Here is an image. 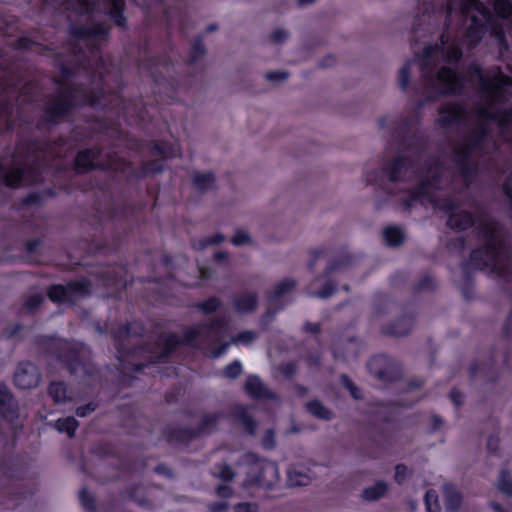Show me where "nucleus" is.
Wrapping results in <instances>:
<instances>
[{
    "label": "nucleus",
    "instance_id": "7",
    "mask_svg": "<svg viewBox=\"0 0 512 512\" xmlns=\"http://www.w3.org/2000/svg\"><path fill=\"white\" fill-rule=\"evenodd\" d=\"M90 286L87 281H77L67 286L54 285L48 291L49 298L54 302L72 303L89 293Z\"/></svg>",
    "mask_w": 512,
    "mask_h": 512
},
{
    "label": "nucleus",
    "instance_id": "20",
    "mask_svg": "<svg viewBox=\"0 0 512 512\" xmlns=\"http://www.w3.org/2000/svg\"><path fill=\"white\" fill-rule=\"evenodd\" d=\"M384 239L389 246H398L404 240V233L400 227L389 226L383 231Z\"/></svg>",
    "mask_w": 512,
    "mask_h": 512
},
{
    "label": "nucleus",
    "instance_id": "23",
    "mask_svg": "<svg viewBox=\"0 0 512 512\" xmlns=\"http://www.w3.org/2000/svg\"><path fill=\"white\" fill-rule=\"evenodd\" d=\"M306 408L309 413L313 416L322 419V420H330L332 419V412L323 406L319 401H311L306 404Z\"/></svg>",
    "mask_w": 512,
    "mask_h": 512
},
{
    "label": "nucleus",
    "instance_id": "36",
    "mask_svg": "<svg viewBox=\"0 0 512 512\" xmlns=\"http://www.w3.org/2000/svg\"><path fill=\"white\" fill-rule=\"evenodd\" d=\"M288 73L283 70L269 71L265 74V79L271 83H280L288 79Z\"/></svg>",
    "mask_w": 512,
    "mask_h": 512
},
{
    "label": "nucleus",
    "instance_id": "43",
    "mask_svg": "<svg viewBox=\"0 0 512 512\" xmlns=\"http://www.w3.org/2000/svg\"><path fill=\"white\" fill-rule=\"evenodd\" d=\"M216 477L223 481H231L234 478V473L228 466H221L218 471L215 472Z\"/></svg>",
    "mask_w": 512,
    "mask_h": 512
},
{
    "label": "nucleus",
    "instance_id": "21",
    "mask_svg": "<svg viewBox=\"0 0 512 512\" xmlns=\"http://www.w3.org/2000/svg\"><path fill=\"white\" fill-rule=\"evenodd\" d=\"M462 503L461 494L454 488L447 487L445 490V506L449 512L456 511Z\"/></svg>",
    "mask_w": 512,
    "mask_h": 512
},
{
    "label": "nucleus",
    "instance_id": "56",
    "mask_svg": "<svg viewBox=\"0 0 512 512\" xmlns=\"http://www.w3.org/2000/svg\"><path fill=\"white\" fill-rule=\"evenodd\" d=\"M450 397L456 405H461L463 403L464 397L459 391L453 390Z\"/></svg>",
    "mask_w": 512,
    "mask_h": 512
},
{
    "label": "nucleus",
    "instance_id": "11",
    "mask_svg": "<svg viewBox=\"0 0 512 512\" xmlns=\"http://www.w3.org/2000/svg\"><path fill=\"white\" fill-rule=\"evenodd\" d=\"M0 181H4L7 186L10 187H18L22 183H29L32 180H29L26 176H24V172L22 169L13 168L11 170H6L0 165Z\"/></svg>",
    "mask_w": 512,
    "mask_h": 512
},
{
    "label": "nucleus",
    "instance_id": "39",
    "mask_svg": "<svg viewBox=\"0 0 512 512\" xmlns=\"http://www.w3.org/2000/svg\"><path fill=\"white\" fill-rule=\"evenodd\" d=\"M223 241H224V236L222 234H215L212 237L199 240L198 243L194 244V248L195 249H203L207 245L218 244V243H221Z\"/></svg>",
    "mask_w": 512,
    "mask_h": 512
},
{
    "label": "nucleus",
    "instance_id": "48",
    "mask_svg": "<svg viewBox=\"0 0 512 512\" xmlns=\"http://www.w3.org/2000/svg\"><path fill=\"white\" fill-rule=\"evenodd\" d=\"M288 37H289L288 32L283 29L275 30L272 35L273 41L278 44L285 42L288 39Z\"/></svg>",
    "mask_w": 512,
    "mask_h": 512
},
{
    "label": "nucleus",
    "instance_id": "40",
    "mask_svg": "<svg viewBox=\"0 0 512 512\" xmlns=\"http://www.w3.org/2000/svg\"><path fill=\"white\" fill-rule=\"evenodd\" d=\"M155 148L158 151V153L163 157H173L179 155L180 153V149L177 144L169 147L156 145Z\"/></svg>",
    "mask_w": 512,
    "mask_h": 512
},
{
    "label": "nucleus",
    "instance_id": "55",
    "mask_svg": "<svg viewBox=\"0 0 512 512\" xmlns=\"http://www.w3.org/2000/svg\"><path fill=\"white\" fill-rule=\"evenodd\" d=\"M505 194L512 199V173L509 175L504 183Z\"/></svg>",
    "mask_w": 512,
    "mask_h": 512
},
{
    "label": "nucleus",
    "instance_id": "29",
    "mask_svg": "<svg viewBox=\"0 0 512 512\" xmlns=\"http://www.w3.org/2000/svg\"><path fill=\"white\" fill-rule=\"evenodd\" d=\"M425 505L427 512H440L441 508L438 503V495L434 490H428L425 494Z\"/></svg>",
    "mask_w": 512,
    "mask_h": 512
},
{
    "label": "nucleus",
    "instance_id": "44",
    "mask_svg": "<svg viewBox=\"0 0 512 512\" xmlns=\"http://www.w3.org/2000/svg\"><path fill=\"white\" fill-rule=\"evenodd\" d=\"M219 302L216 298H211L208 301L199 305V308L205 313H211L217 309Z\"/></svg>",
    "mask_w": 512,
    "mask_h": 512
},
{
    "label": "nucleus",
    "instance_id": "63",
    "mask_svg": "<svg viewBox=\"0 0 512 512\" xmlns=\"http://www.w3.org/2000/svg\"><path fill=\"white\" fill-rule=\"evenodd\" d=\"M314 1L315 0H298L299 5H301V6H306V5L312 4Z\"/></svg>",
    "mask_w": 512,
    "mask_h": 512
},
{
    "label": "nucleus",
    "instance_id": "2",
    "mask_svg": "<svg viewBox=\"0 0 512 512\" xmlns=\"http://www.w3.org/2000/svg\"><path fill=\"white\" fill-rule=\"evenodd\" d=\"M479 233L487 242L485 249L475 250L470 258L475 268L500 270L502 262L508 257V247L504 242L498 225L489 217L481 218L478 225Z\"/></svg>",
    "mask_w": 512,
    "mask_h": 512
},
{
    "label": "nucleus",
    "instance_id": "17",
    "mask_svg": "<svg viewBox=\"0 0 512 512\" xmlns=\"http://www.w3.org/2000/svg\"><path fill=\"white\" fill-rule=\"evenodd\" d=\"M95 159L96 152L94 150L81 151L75 159V164L79 171L84 172L96 165Z\"/></svg>",
    "mask_w": 512,
    "mask_h": 512
},
{
    "label": "nucleus",
    "instance_id": "1",
    "mask_svg": "<svg viewBox=\"0 0 512 512\" xmlns=\"http://www.w3.org/2000/svg\"><path fill=\"white\" fill-rule=\"evenodd\" d=\"M473 72L480 83L485 105L470 116L477 122L475 139L455 147V156L459 162H463L474 151L490 124H512V81L500 73L484 76L477 67L473 68Z\"/></svg>",
    "mask_w": 512,
    "mask_h": 512
},
{
    "label": "nucleus",
    "instance_id": "51",
    "mask_svg": "<svg viewBox=\"0 0 512 512\" xmlns=\"http://www.w3.org/2000/svg\"><path fill=\"white\" fill-rule=\"evenodd\" d=\"M95 405L93 404H88L86 406H83V407H79L77 408L76 410V414L79 416V417H85L87 416L88 414H90L91 412H93L95 410Z\"/></svg>",
    "mask_w": 512,
    "mask_h": 512
},
{
    "label": "nucleus",
    "instance_id": "34",
    "mask_svg": "<svg viewBox=\"0 0 512 512\" xmlns=\"http://www.w3.org/2000/svg\"><path fill=\"white\" fill-rule=\"evenodd\" d=\"M71 105H72V102L60 99V100L55 101L49 107V111L51 114H53L55 116H61L68 110V108Z\"/></svg>",
    "mask_w": 512,
    "mask_h": 512
},
{
    "label": "nucleus",
    "instance_id": "58",
    "mask_svg": "<svg viewBox=\"0 0 512 512\" xmlns=\"http://www.w3.org/2000/svg\"><path fill=\"white\" fill-rule=\"evenodd\" d=\"M105 33H106L105 26H98V27L94 28L93 30L88 31V34L89 35L91 34L93 36H98V35L105 34Z\"/></svg>",
    "mask_w": 512,
    "mask_h": 512
},
{
    "label": "nucleus",
    "instance_id": "37",
    "mask_svg": "<svg viewBox=\"0 0 512 512\" xmlns=\"http://www.w3.org/2000/svg\"><path fill=\"white\" fill-rule=\"evenodd\" d=\"M410 475L411 472L406 466L399 464L395 467L394 480L398 484H403L410 477Z\"/></svg>",
    "mask_w": 512,
    "mask_h": 512
},
{
    "label": "nucleus",
    "instance_id": "53",
    "mask_svg": "<svg viewBox=\"0 0 512 512\" xmlns=\"http://www.w3.org/2000/svg\"><path fill=\"white\" fill-rule=\"evenodd\" d=\"M233 492L230 487L226 485H221L217 489V495L222 498H230Z\"/></svg>",
    "mask_w": 512,
    "mask_h": 512
},
{
    "label": "nucleus",
    "instance_id": "57",
    "mask_svg": "<svg viewBox=\"0 0 512 512\" xmlns=\"http://www.w3.org/2000/svg\"><path fill=\"white\" fill-rule=\"evenodd\" d=\"M43 300V297L41 295H36V296H33L29 301H28V307L30 309H33L35 308L41 301Z\"/></svg>",
    "mask_w": 512,
    "mask_h": 512
},
{
    "label": "nucleus",
    "instance_id": "5",
    "mask_svg": "<svg viewBox=\"0 0 512 512\" xmlns=\"http://www.w3.org/2000/svg\"><path fill=\"white\" fill-rule=\"evenodd\" d=\"M449 12L459 9L464 15L470 16L471 24L467 32L469 45L476 44L484 34V23L489 20V13L478 0H456L449 4Z\"/></svg>",
    "mask_w": 512,
    "mask_h": 512
},
{
    "label": "nucleus",
    "instance_id": "47",
    "mask_svg": "<svg viewBox=\"0 0 512 512\" xmlns=\"http://www.w3.org/2000/svg\"><path fill=\"white\" fill-rule=\"evenodd\" d=\"M229 507V504L226 500H222L219 502L212 503L209 506L210 512H225Z\"/></svg>",
    "mask_w": 512,
    "mask_h": 512
},
{
    "label": "nucleus",
    "instance_id": "42",
    "mask_svg": "<svg viewBox=\"0 0 512 512\" xmlns=\"http://www.w3.org/2000/svg\"><path fill=\"white\" fill-rule=\"evenodd\" d=\"M219 418L220 417L215 415V414H209V415L204 416V418H203V425H202L201 430L203 432L212 430V428L218 422Z\"/></svg>",
    "mask_w": 512,
    "mask_h": 512
},
{
    "label": "nucleus",
    "instance_id": "24",
    "mask_svg": "<svg viewBox=\"0 0 512 512\" xmlns=\"http://www.w3.org/2000/svg\"><path fill=\"white\" fill-rule=\"evenodd\" d=\"M56 429L61 433H66L69 437H73L78 427V422L74 417H66L58 419L55 424Z\"/></svg>",
    "mask_w": 512,
    "mask_h": 512
},
{
    "label": "nucleus",
    "instance_id": "35",
    "mask_svg": "<svg viewBox=\"0 0 512 512\" xmlns=\"http://www.w3.org/2000/svg\"><path fill=\"white\" fill-rule=\"evenodd\" d=\"M257 335L255 332L248 330L238 334L235 338L231 340V343L237 345H249L256 339Z\"/></svg>",
    "mask_w": 512,
    "mask_h": 512
},
{
    "label": "nucleus",
    "instance_id": "45",
    "mask_svg": "<svg viewBox=\"0 0 512 512\" xmlns=\"http://www.w3.org/2000/svg\"><path fill=\"white\" fill-rule=\"evenodd\" d=\"M341 381L355 399H359L361 397L357 387L354 386V384L349 380L348 377L342 376Z\"/></svg>",
    "mask_w": 512,
    "mask_h": 512
},
{
    "label": "nucleus",
    "instance_id": "8",
    "mask_svg": "<svg viewBox=\"0 0 512 512\" xmlns=\"http://www.w3.org/2000/svg\"><path fill=\"white\" fill-rule=\"evenodd\" d=\"M14 381L21 389L35 387L40 381L38 369L31 363H22L16 370Z\"/></svg>",
    "mask_w": 512,
    "mask_h": 512
},
{
    "label": "nucleus",
    "instance_id": "61",
    "mask_svg": "<svg viewBox=\"0 0 512 512\" xmlns=\"http://www.w3.org/2000/svg\"><path fill=\"white\" fill-rule=\"evenodd\" d=\"M376 173L375 172H368L365 176V179L368 183H373L376 179Z\"/></svg>",
    "mask_w": 512,
    "mask_h": 512
},
{
    "label": "nucleus",
    "instance_id": "12",
    "mask_svg": "<svg viewBox=\"0 0 512 512\" xmlns=\"http://www.w3.org/2000/svg\"><path fill=\"white\" fill-rule=\"evenodd\" d=\"M389 490V484L386 481L379 480L373 485L363 489L361 498L364 501H377L384 497Z\"/></svg>",
    "mask_w": 512,
    "mask_h": 512
},
{
    "label": "nucleus",
    "instance_id": "49",
    "mask_svg": "<svg viewBox=\"0 0 512 512\" xmlns=\"http://www.w3.org/2000/svg\"><path fill=\"white\" fill-rule=\"evenodd\" d=\"M262 444L266 448H272L275 445L274 432L272 430H268L266 435L262 440Z\"/></svg>",
    "mask_w": 512,
    "mask_h": 512
},
{
    "label": "nucleus",
    "instance_id": "31",
    "mask_svg": "<svg viewBox=\"0 0 512 512\" xmlns=\"http://www.w3.org/2000/svg\"><path fill=\"white\" fill-rule=\"evenodd\" d=\"M498 488L507 495H512V481L510 474L506 470L500 472Z\"/></svg>",
    "mask_w": 512,
    "mask_h": 512
},
{
    "label": "nucleus",
    "instance_id": "60",
    "mask_svg": "<svg viewBox=\"0 0 512 512\" xmlns=\"http://www.w3.org/2000/svg\"><path fill=\"white\" fill-rule=\"evenodd\" d=\"M228 345H229V343H226V344H225L223 347H221L220 349H217V350L213 351L212 356H213V357H219V356H221V355L225 352V350H226V348L228 347Z\"/></svg>",
    "mask_w": 512,
    "mask_h": 512
},
{
    "label": "nucleus",
    "instance_id": "26",
    "mask_svg": "<svg viewBox=\"0 0 512 512\" xmlns=\"http://www.w3.org/2000/svg\"><path fill=\"white\" fill-rule=\"evenodd\" d=\"M195 187L201 191L210 188L214 183V177L211 173H196L193 177Z\"/></svg>",
    "mask_w": 512,
    "mask_h": 512
},
{
    "label": "nucleus",
    "instance_id": "19",
    "mask_svg": "<svg viewBox=\"0 0 512 512\" xmlns=\"http://www.w3.org/2000/svg\"><path fill=\"white\" fill-rule=\"evenodd\" d=\"M245 389L247 393L254 398H259L266 395L271 396L270 394H267L262 382L256 376H251L247 379Z\"/></svg>",
    "mask_w": 512,
    "mask_h": 512
},
{
    "label": "nucleus",
    "instance_id": "59",
    "mask_svg": "<svg viewBox=\"0 0 512 512\" xmlns=\"http://www.w3.org/2000/svg\"><path fill=\"white\" fill-rule=\"evenodd\" d=\"M78 9L80 12H89L90 10H92L88 0H83Z\"/></svg>",
    "mask_w": 512,
    "mask_h": 512
},
{
    "label": "nucleus",
    "instance_id": "14",
    "mask_svg": "<svg viewBox=\"0 0 512 512\" xmlns=\"http://www.w3.org/2000/svg\"><path fill=\"white\" fill-rule=\"evenodd\" d=\"M220 328V324H213L209 327L207 326H196L191 329H189L184 336V341L186 343H191L192 341L198 339L201 336L206 335L207 337H210L211 335L217 336V329Z\"/></svg>",
    "mask_w": 512,
    "mask_h": 512
},
{
    "label": "nucleus",
    "instance_id": "64",
    "mask_svg": "<svg viewBox=\"0 0 512 512\" xmlns=\"http://www.w3.org/2000/svg\"><path fill=\"white\" fill-rule=\"evenodd\" d=\"M491 506H492V508H493L496 512H504V511H503V509H502V507H501L499 504H497V503H492V505H491Z\"/></svg>",
    "mask_w": 512,
    "mask_h": 512
},
{
    "label": "nucleus",
    "instance_id": "30",
    "mask_svg": "<svg viewBox=\"0 0 512 512\" xmlns=\"http://www.w3.org/2000/svg\"><path fill=\"white\" fill-rule=\"evenodd\" d=\"M413 62L405 63L400 69L398 73V84L401 89H406L409 84L410 79V69Z\"/></svg>",
    "mask_w": 512,
    "mask_h": 512
},
{
    "label": "nucleus",
    "instance_id": "6",
    "mask_svg": "<svg viewBox=\"0 0 512 512\" xmlns=\"http://www.w3.org/2000/svg\"><path fill=\"white\" fill-rule=\"evenodd\" d=\"M461 51L457 45L448 44V40L442 38L440 47H427L424 50L421 66L424 71V77H428L436 62L441 58L447 62L458 61L461 58Z\"/></svg>",
    "mask_w": 512,
    "mask_h": 512
},
{
    "label": "nucleus",
    "instance_id": "32",
    "mask_svg": "<svg viewBox=\"0 0 512 512\" xmlns=\"http://www.w3.org/2000/svg\"><path fill=\"white\" fill-rule=\"evenodd\" d=\"M79 498L81 501V504L83 508L88 512H94L95 511V501L93 495H91L88 491L85 489H82L79 492Z\"/></svg>",
    "mask_w": 512,
    "mask_h": 512
},
{
    "label": "nucleus",
    "instance_id": "28",
    "mask_svg": "<svg viewBox=\"0 0 512 512\" xmlns=\"http://www.w3.org/2000/svg\"><path fill=\"white\" fill-rule=\"evenodd\" d=\"M49 394L56 403H64L67 400L66 388L62 383H51Z\"/></svg>",
    "mask_w": 512,
    "mask_h": 512
},
{
    "label": "nucleus",
    "instance_id": "22",
    "mask_svg": "<svg viewBox=\"0 0 512 512\" xmlns=\"http://www.w3.org/2000/svg\"><path fill=\"white\" fill-rule=\"evenodd\" d=\"M386 367L387 359L382 356L374 357L368 363L369 372L379 379L384 378Z\"/></svg>",
    "mask_w": 512,
    "mask_h": 512
},
{
    "label": "nucleus",
    "instance_id": "3",
    "mask_svg": "<svg viewBox=\"0 0 512 512\" xmlns=\"http://www.w3.org/2000/svg\"><path fill=\"white\" fill-rule=\"evenodd\" d=\"M438 174L439 168L430 170L429 175L421 181L420 187L413 197L421 202L428 201L434 207L444 210L448 214L447 224L450 228L459 231L469 228L474 223L469 211L450 200L440 201L434 195V190L437 189L436 177Z\"/></svg>",
    "mask_w": 512,
    "mask_h": 512
},
{
    "label": "nucleus",
    "instance_id": "9",
    "mask_svg": "<svg viewBox=\"0 0 512 512\" xmlns=\"http://www.w3.org/2000/svg\"><path fill=\"white\" fill-rule=\"evenodd\" d=\"M433 85L440 93L456 92L462 85L461 79L448 68H442L436 75Z\"/></svg>",
    "mask_w": 512,
    "mask_h": 512
},
{
    "label": "nucleus",
    "instance_id": "27",
    "mask_svg": "<svg viewBox=\"0 0 512 512\" xmlns=\"http://www.w3.org/2000/svg\"><path fill=\"white\" fill-rule=\"evenodd\" d=\"M231 242L235 246H250L253 245V239L250 233L245 229H236Z\"/></svg>",
    "mask_w": 512,
    "mask_h": 512
},
{
    "label": "nucleus",
    "instance_id": "62",
    "mask_svg": "<svg viewBox=\"0 0 512 512\" xmlns=\"http://www.w3.org/2000/svg\"><path fill=\"white\" fill-rule=\"evenodd\" d=\"M307 330L313 332V333H316L319 331V325L318 324H311V325H307Z\"/></svg>",
    "mask_w": 512,
    "mask_h": 512
},
{
    "label": "nucleus",
    "instance_id": "38",
    "mask_svg": "<svg viewBox=\"0 0 512 512\" xmlns=\"http://www.w3.org/2000/svg\"><path fill=\"white\" fill-rule=\"evenodd\" d=\"M406 166V159L402 156H399L394 163L390 167V179L395 181L398 179L397 173L401 171L402 168Z\"/></svg>",
    "mask_w": 512,
    "mask_h": 512
},
{
    "label": "nucleus",
    "instance_id": "16",
    "mask_svg": "<svg viewBox=\"0 0 512 512\" xmlns=\"http://www.w3.org/2000/svg\"><path fill=\"white\" fill-rule=\"evenodd\" d=\"M124 6L123 0H106L105 10L109 13L111 19L118 25H124V17L122 15V9Z\"/></svg>",
    "mask_w": 512,
    "mask_h": 512
},
{
    "label": "nucleus",
    "instance_id": "46",
    "mask_svg": "<svg viewBox=\"0 0 512 512\" xmlns=\"http://www.w3.org/2000/svg\"><path fill=\"white\" fill-rule=\"evenodd\" d=\"M235 512H257L258 506L255 503H239L235 506Z\"/></svg>",
    "mask_w": 512,
    "mask_h": 512
},
{
    "label": "nucleus",
    "instance_id": "25",
    "mask_svg": "<svg viewBox=\"0 0 512 512\" xmlns=\"http://www.w3.org/2000/svg\"><path fill=\"white\" fill-rule=\"evenodd\" d=\"M412 325V320L410 318H403L393 324L388 330V333L394 336H403L412 329Z\"/></svg>",
    "mask_w": 512,
    "mask_h": 512
},
{
    "label": "nucleus",
    "instance_id": "41",
    "mask_svg": "<svg viewBox=\"0 0 512 512\" xmlns=\"http://www.w3.org/2000/svg\"><path fill=\"white\" fill-rule=\"evenodd\" d=\"M241 371H242L241 363L239 361H235V362L229 364L225 368L224 374L226 377L233 379V378H236L237 376H239Z\"/></svg>",
    "mask_w": 512,
    "mask_h": 512
},
{
    "label": "nucleus",
    "instance_id": "33",
    "mask_svg": "<svg viewBox=\"0 0 512 512\" xmlns=\"http://www.w3.org/2000/svg\"><path fill=\"white\" fill-rule=\"evenodd\" d=\"M494 10L500 17L506 18L512 13V5L507 0H495Z\"/></svg>",
    "mask_w": 512,
    "mask_h": 512
},
{
    "label": "nucleus",
    "instance_id": "13",
    "mask_svg": "<svg viewBox=\"0 0 512 512\" xmlns=\"http://www.w3.org/2000/svg\"><path fill=\"white\" fill-rule=\"evenodd\" d=\"M295 288V282L290 279H285L275 285L271 295L269 296L270 305H276L279 300L289 296Z\"/></svg>",
    "mask_w": 512,
    "mask_h": 512
},
{
    "label": "nucleus",
    "instance_id": "10",
    "mask_svg": "<svg viewBox=\"0 0 512 512\" xmlns=\"http://www.w3.org/2000/svg\"><path fill=\"white\" fill-rule=\"evenodd\" d=\"M465 118L466 114L460 105L448 104L439 111L438 123L442 127H450Z\"/></svg>",
    "mask_w": 512,
    "mask_h": 512
},
{
    "label": "nucleus",
    "instance_id": "50",
    "mask_svg": "<svg viewBox=\"0 0 512 512\" xmlns=\"http://www.w3.org/2000/svg\"><path fill=\"white\" fill-rule=\"evenodd\" d=\"M204 54V47L200 41L194 43L192 48V60L196 61L201 55Z\"/></svg>",
    "mask_w": 512,
    "mask_h": 512
},
{
    "label": "nucleus",
    "instance_id": "52",
    "mask_svg": "<svg viewBox=\"0 0 512 512\" xmlns=\"http://www.w3.org/2000/svg\"><path fill=\"white\" fill-rule=\"evenodd\" d=\"M334 293V287L331 284L325 285L324 289L318 293H315L314 296L319 298H328Z\"/></svg>",
    "mask_w": 512,
    "mask_h": 512
},
{
    "label": "nucleus",
    "instance_id": "15",
    "mask_svg": "<svg viewBox=\"0 0 512 512\" xmlns=\"http://www.w3.org/2000/svg\"><path fill=\"white\" fill-rule=\"evenodd\" d=\"M257 306V298L254 293H243L234 300V307L238 313H248Z\"/></svg>",
    "mask_w": 512,
    "mask_h": 512
},
{
    "label": "nucleus",
    "instance_id": "54",
    "mask_svg": "<svg viewBox=\"0 0 512 512\" xmlns=\"http://www.w3.org/2000/svg\"><path fill=\"white\" fill-rule=\"evenodd\" d=\"M242 423L243 425L245 426L246 430L249 432V433H253L254 432V429L256 427L254 421L252 419H250L249 417H246V416H243L242 417Z\"/></svg>",
    "mask_w": 512,
    "mask_h": 512
},
{
    "label": "nucleus",
    "instance_id": "18",
    "mask_svg": "<svg viewBox=\"0 0 512 512\" xmlns=\"http://www.w3.org/2000/svg\"><path fill=\"white\" fill-rule=\"evenodd\" d=\"M287 476L290 486H306L311 482L310 475L297 468H290L287 472Z\"/></svg>",
    "mask_w": 512,
    "mask_h": 512
},
{
    "label": "nucleus",
    "instance_id": "4",
    "mask_svg": "<svg viewBox=\"0 0 512 512\" xmlns=\"http://www.w3.org/2000/svg\"><path fill=\"white\" fill-rule=\"evenodd\" d=\"M240 473L245 474L244 486L271 488L279 478L278 467L274 462L260 459L255 454H245L238 464Z\"/></svg>",
    "mask_w": 512,
    "mask_h": 512
}]
</instances>
